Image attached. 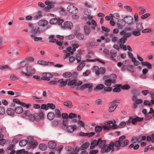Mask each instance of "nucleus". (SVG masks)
Listing matches in <instances>:
<instances>
[{
  "label": "nucleus",
  "mask_w": 154,
  "mask_h": 154,
  "mask_svg": "<svg viewBox=\"0 0 154 154\" xmlns=\"http://www.w3.org/2000/svg\"><path fill=\"white\" fill-rule=\"evenodd\" d=\"M15 146V145L14 144H10L6 148L5 151L7 152L9 150H12L14 149Z\"/></svg>",
  "instance_id": "50"
},
{
  "label": "nucleus",
  "mask_w": 154,
  "mask_h": 154,
  "mask_svg": "<svg viewBox=\"0 0 154 154\" xmlns=\"http://www.w3.org/2000/svg\"><path fill=\"white\" fill-rule=\"evenodd\" d=\"M42 77L41 78L42 80H44L49 81L50 80V78H52L53 76V74L49 73H43L42 75Z\"/></svg>",
  "instance_id": "10"
},
{
  "label": "nucleus",
  "mask_w": 154,
  "mask_h": 154,
  "mask_svg": "<svg viewBox=\"0 0 154 154\" xmlns=\"http://www.w3.org/2000/svg\"><path fill=\"white\" fill-rule=\"evenodd\" d=\"M126 137L125 136L122 135L119 138L118 140L115 142L112 141L111 145L113 148L114 146L116 150H119L121 148L126 146L129 143V140L126 139Z\"/></svg>",
  "instance_id": "1"
},
{
  "label": "nucleus",
  "mask_w": 154,
  "mask_h": 154,
  "mask_svg": "<svg viewBox=\"0 0 154 154\" xmlns=\"http://www.w3.org/2000/svg\"><path fill=\"white\" fill-rule=\"evenodd\" d=\"M67 11L72 14H76L78 12V10L72 5H70L67 7Z\"/></svg>",
  "instance_id": "8"
},
{
  "label": "nucleus",
  "mask_w": 154,
  "mask_h": 154,
  "mask_svg": "<svg viewBox=\"0 0 154 154\" xmlns=\"http://www.w3.org/2000/svg\"><path fill=\"white\" fill-rule=\"evenodd\" d=\"M143 119V118H140L137 116L135 118L132 119V117L130 116L129 119L131 120V123L133 125H135L137 122H140L142 121Z\"/></svg>",
  "instance_id": "11"
},
{
  "label": "nucleus",
  "mask_w": 154,
  "mask_h": 154,
  "mask_svg": "<svg viewBox=\"0 0 154 154\" xmlns=\"http://www.w3.org/2000/svg\"><path fill=\"white\" fill-rule=\"evenodd\" d=\"M150 16V14L149 13H146L143 15H142L141 17V18L142 19H144Z\"/></svg>",
  "instance_id": "61"
},
{
  "label": "nucleus",
  "mask_w": 154,
  "mask_h": 154,
  "mask_svg": "<svg viewBox=\"0 0 154 154\" xmlns=\"http://www.w3.org/2000/svg\"><path fill=\"white\" fill-rule=\"evenodd\" d=\"M26 71V72H21V73L29 76H32V74H35V69L30 66H27Z\"/></svg>",
  "instance_id": "6"
},
{
  "label": "nucleus",
  "mask_w": 154,
  "mask_h": 154,
  "mask_svg": "<svg viewBox=\"0 0 154 154\" xmlns=\"http://www.w3.org/2000/svg\"><path fill=\"white\" fill-rule=\"evenodd\" d=\"M6 112L7 114L10 116L13 115L14 114V110L11 108H9L7 110Z\"/></svg>",
  "instance_id": "33"
},
{
  "label": "nucleus",
  "mask_w": 154,
  "mask_h": 154,
  "mask_svg": "<svg viewBox=\"0 0 154 154\" xmlns=\"http://www.w3.org/2000/svg\"><path fill=\"white\" fill-rule=\"evenodd\" d=\"M14 111L16 113L20 114L23 112V109L22 107L17 106L14 108Z\"/></svg>",
  "instance_id": "22"
},
{
  "label": "nucleus",
  "mask_w": 154,
  "mask_h": 154,
  "mask_svg": "<svg viewBox=\"0 0 154 154\" xmlns=\"http://www.w3.org/2000/svg\"><path fill=\"white\" fill-rule=\"evenodd\" d=\"M48 109L50 108L52 109H54L55 108V106L54 104L53 103H48L47 104Z\"/></svg>",
  "instance_id": "58"
},
{
  "label": "nucleus",
  "mask_w": 154,
  "mask_h": 154,
  "mask_svg": "<svg viewBox=\"0 0 154 154\" xmlns=\"http://www.w3.org/2000/svg\"><path fill=\"white\" fill-rule=\"evenodd\" d=\"M49 62H46L45 60H38L37 61V63L38 64L41 65H48L49 64Z\"/></svg>",
  "instance_id": "34"
},
{
  "label": "nucleus",
  "mask_w": 154,
  "mask_h": 154,
  "mask_svg": "<svg viewBox=\"0 0 154 154\" xmlns=\"http://www.w3.org/2000/svg\"><path fill=\"white\" fill-rule=\"evenodd\" d=\"M70 81L67 83V85H68L71 86L74 85L75 86L76 82L77 81V79H73L71 81Z\"/></svg>",
  "instance_id": "52"
},
{
  "label": "nucleus",
  "mask_w": 154,
  "mask_h": 154,
  "mask_svg": "<svg viewBox=\"0 0 154 154\" xmlns=\"http://www.w3.org/2000/svg\"><path fill=\"white\" fill-rule=\"evenodd\" d=\"M131 92L133 95L132 99L134 101L137 99V96L140 94V91L138 89H133L131 90Z\"/></svg>",
  "instance_id": "9"
},
{
  "label": "nucleus",
  "mask_w": 154,
  "mask_h": 154,
  "mask_svg": "<svg viewBox=\"0 0 154 154\" xmlns=\"http://www.w3.org/2000/svg\"><path fill=\"white\" fill-rule=\"evenodd\" d=\"M31 32L32 34L31 35V37H35V36L40 34L41 33L40 28L38 26H33L32 28Z\"/></svg>",
  "instance_id": "7"
},
{
  "label": "nucleus",
  "mask_w": 154,
  "mask_h": 154,
  "mask_svg": "<svg viewBox=\"0 0 154 154\" xmlns=\"http://www.w3.org/2000/svg\"><path fill=\"white\" fill-rule=\"evenodd\" d=\"M38 23L39 26L44 27L48 24V22L45 20L42 19L38 21Z\"/></svg>",
  "instance_id": "20"
},
{
  "label": "nucleus",
  "mask_w": 154,
  "mask_h": 154,
  "mask_svg": "<svg viewBox=\"0 0 154 154\" xmlns=\"http://www.w3.org/2000/svg\"><path fill=\"white\" fill-rule=\"evenodd\" d=\"M137 30V31H133L132 33L134 36H138L140 35L141 33L140 32V31L138 30Z\"/></svg>",
  "instance_id": "59"
},
{
  "label": "nucleus",
  "mask_w": 154,
  "mask_h": 154,
  "mask_svg": "<svg viewBox=\"0 0 154 154\" xmlns=\"http://www.w3.org/2000/svg\"><path fill=\"white\" fill-rule=\"evenodd\" d=\"M58 18H52L50 21V23L52 24H56L57 23Z\"/></svg>",
  "instance_id": "53"
},
{
  "label": "nucleus",
  "mask_w": 154,
  "mask_h": 154,
  "mask_svg": "<svg viewBox=\"0 0 154 154\" xmlns=\"http://www.w3.org/2000/svg\"><path fill=\"white\" fill-rule=\"evenodd\" d=\"M70 79H67L65 81H64L63 79H61L58 80V82L60 83L59 86L60 87H65L67 84V82L69 80H70Z\"/></svg>",
  "instance_id": "12"
},
{
  "label": "nucleus",
  "mask_w": 154,
  "mask_h": 154,
  "mask_svg": "<svg viewBox=\"0 0 154 154\" xmlns=\"http://www.w3.org/2000/svg\"><path fill=\"white\" fill-rule=\"evenodd\" d=\"M22 106L26 107V109H28L31 106V104H27L24 102H22L21 105Z\"/></svg>",
  "instance_id": "57"
},
{
  "label": "nucleus",
  "mask_w": 154,
  "mask_h": 154,
  "mask_svg": "<svg viewBox=\"0 0 154 154\" xmlns=\"http://www.w3.org/2000/svg\"><path fill=\"white\" fill-rule=\"evenodd\" d=\"M87 23L89 25H90L91 24L92 25L91 28L93 30L95 29L96 27L97 26V24L95 21L94 20H92L91 22L89 21H88L87 22Z\"/></svg>",
  "instance_id": "25"
},
{
  "label": "nucleus",
  "mask_w": 154,
  "mask_h": 154,
  "mask_svg": "<svg viewBox=\"0 0 154 154\" xmlns=\"http://www.w3.org/2000/svg\"><path fill=\"white\" fill-rule=\"evenodd\" d=\"M47 117L48 119L50 120H52L55 118L54 113L52 112H50L48 113Z\"/></svg>",
  "instance_id": "28"
},
{
  "label": "nucleus",
  "mask_w": 154,
  "mask_h": 154,
  "mask_svg": "<svg viewBox=\"0 0 154 154\" xmlns=\"http://www.w3.org/2000/svg\"><path fill=\"white\" fill-rule=\"evenodd\" d=\"M73 26V24L72 22L69 21H66L64 23L63 27L65 29L68 28L71 29Z\"/></svg>",
  "instance_id": "13"
},
{
  "label": "nucleus",
  "mask_w": 154,
  "mask_h": 154,
  "mask_svg": "<svg viewBox=\"0 0 154 154\" xmlns=\"http://www.w3.org/2000/svg\"><path fill=\"white\" fill-rule=\"evenodd\" d=\"M141 64L143 66H146L149 69H151L152 68V65L147 61L141 62Z\"/></svg>",
  "instance_id": "30"
},
{
  "label": "nucleus",
  "mask_w": 154,
  "mask_h": 154,
  "mask_svg": "<svg viewBox=\"0 0 154 154\" xmlns=\"http://www.w3.org/2000/svg\"><path fill=\"white\" fill-rule=\"evenodd\" d=\"M63 104L69 108H72L73 107L72 103L70 100H67L63 103Z\"/></svg>",
  "instance_id": "26"
},
{
  "label": "nucleus",
  "mask_w": 154,
  "mask_h": 154,
  "mask_svg": "<svg viewBox=\"0 0 154 154\" xmlns=\"http://www.w3.org/2000/svg\"><path fill=\"white\" fill-rule=\"evenodd\" d=\"M126 41L127 40L126 39V38L123 36L119 40L118 42L121 44H123L125 43Z\"/></svg>",
  "instance_id": "54"
},
{
  "label": "nucleus",
  "mask_w": 154,
  "mask_h": 154,
  "mask_svg": "<svg viewBox=\"0 0 154 154\" xmlns=\"http://www.w3.org/2000/svg\"><path fill=\"white\" fill-rule=\"evenodd\" d=\"M28 143V141L26 140H23L20 141L19 142L20 146H24Z\"/></svg>",
  "instance_id": "37"
},
{
  "label": "nucleus",
  "mask_w": 154,
  "mask_h": 154,
  "mask_svg": "<svg viewBox=\"0 0 154 154\" xmlns=\"http://www.w3.org/2000/svg\"><path fill=\"white\" fill-rule=\"evenodd\" d=\"M115 88H114L112 90V91L114 92H119L121 91V84H116L115 85Z\"/></svg>",
  "instance_id": "19"
},
{
  "label": "nucleus",
  "mask_w": 154,
  "mask_h": 154,
  "mask_svg": "<svg viewBox=\"0 0 154 154\" xmlns=\"http://www.w3.org/2000/svg\"><path fill=\"white\" fill-rule=\"evenodd\" d=\"M5 113V110L4 107L0 106V115H3Z\"/></svg>",
  "instance_id": "62"
},
{
  "label": "nucleus",
  "mask_w": 154,
  "mask_h": 154,
  "mask_svg": "<svg viewBox=\"0 0 154 154\" xmlns=\"http://www.w3.org/2000/svg\"><path fill=\"white\" fill-rule=\"evenodd\" d=\"M54 5L52 4H50L49 5H48L46 7H45L44 9V10L47 12H49V11L50 10L53 8L54 7Z\"/></svg>",
  "instance_id": "49"
},
{
  "label": "nucleus",
  "mask_w": 154,
  "mask_h": 154,
  "mask_svg": "<svg viewBox=\"0 0 154 154\" xmlns=\"http://www.w3.org/2000/svg\"><path fill=\"white\" fill-rule=\"evenodd\" d=\"M142 32L143 33H148L151 32H154V31L150 28H148L143 29Z\"/></svg>",
  "instance_id": "39"
},
{
  "label": "nucleus",
  "mask_w": 154,
  "mask_h": 154,
  "mask_svg": "<svg viewBox=\"0 0 154 154\" xmlns=\"http://www.w3.org/2000/svg\"><path fill=\"white\" fill-rule=\"evenodd\" d=\"M60 10L59 12L61 15H64L66 13V11L62 7H60L59 8Z\"/></svg>",
  "instance_id": "60"
},
{
  "label": "nucleus",
  "mask_w": 154,
  "mask_h": 154,
  "mask_svg": "<svg viewBox=\"0 0 154 154\" xmlns=\"http://www.w3.org/2000/svg\"><path fill=\"white\" fill-rule=\"evenodd\" d=\"M139 146L138 144H136L134 146V144L133 143H131L128 146V148L130 149L133 148L134 149L137 150L139 149Z\"/></svg>",
  "instance_id": "40"
},
{
  "label": "nucleus",
  "mask_w": 154,
  "mask_h": 154,
  "mask_svg": "<svg viewBox=\"0 0 154 154\" xmlns=\"http://www.w3.org/2000/svg\"><path fill=\"white\" fill-rule=\"evenodd\" d=\"M112 83H113V82L112 81L111 79H107L105 81L104 83L105 85L107 86H110L111 85Z\"/></svg>",
  "instance_id": "41"
},
{
  "label": "nucleus",
  "mask_w": 154,
  "mask_h": 154,
  "mask_svg": "<svg viewBox=\"0 0 154 154\" xmlns=\"http://www.w3.org/2000/svg\"><path fill=\"white\" fill-rule=\"evenodd\" d=\"M29 142L28 143V146L29 147V149H35L38 143L35 140H34L33 138L31 137H29L28 138Z\"/></svg>",
  "instance_id": "5"
},
{
  "label": "nucleus",
  "mask_w": 154,
  "mask_h": 154,
  "mask_svg": "<svg viewBox=\"0 0 154 154\" xmlns=\"http://www.w3.org/2000/svg\"><path fill=\"white\" fill-rule=\"evenodd\" d=\"M143 24L142 23H137L136 24V30L141 31L143 29Z\"/></svg>",
  "instance_id": "35"
},
{
  "label": "nucleus",
  "mask_w": 154,
  "mask_h": 154,
  "mask_svg": "<svg viewBox=\"0 0 154 154\" xmlns=\"http://www.w3.org/2000/svg\"><path fill=\"white\" fill-rule=\"evenodd\" d=\"M132 28L131 27H126L125 29L122 31L120 33V35H123L125 33V31L127 30H132Z\"/></svg>",
  "instance_id": "48"
},
{
  "label": "nucleus",
  "mask_w": 154,
  "mask_h": 154,
  "mask_svg": "<svg viewBox=\"0 0 154 154\" xmlns=\"http://www.w3.org/2000/svg\"><path fill=\"white\" fill-rule=\"evenodd\" d=\"M57 146V143L53 141H50L48 143V147L51 149H54Z\"/></svg>",
  "instance_id": "18"
},
{
  "label": "nucleus",
  "mask_w": 154,
  "mask_h": 154,
  "mask_svg": "<svg viewBox=\"0 0 154 154\" xmlns=\"http://www.w3.org/2000/svg\"><path fill=\"white\" fill-rule=\"evenodd\" d=\"M44 116L45 114L42 111H40L39 113H34L32 115H30L29 121L32 122H39L41 119H44Z\"/></svg>",
  "instance_id": "3"
},
{
  "label": "nucleus",
  "mask_w": 154,
  "mask_h": 154,
  "mask_svg": "<svg viewBox=\"0 0 154 154\" xmlns=\"http://www.w3.org/2000/svg\"><path fill=\"white\" fill-rule=\"evenodd\" d=\"M104 126H106V125H103L102 126L99 125L96 126L94 129L95 132L97 133H100L102 131L103 129L104 131L107 130L104 128Z\"/></svg>",
  "instance_id": "17"
},
{
  "label": "nucleus",
  "mask_w": 154,
  "mask_h": 154,
  "mask_svg": "<svg viewBox=\"0 0 154 154\" xmlns=\"http://www.w3.org/2000/svg\"><path fill=\"white\" fill-rule=\"evenodd\" d=\"M62 75L65 78H69L72 76V74L70 72H67L64 73Z\"/></svg>",
  "instance_id": "43"
},
{
  "label": "nucleus",
  "mask_w": 154,
  "mask_h": 154,
  "mask_svg": "<svg viewBox=\"0 0 154 154\" xmlns=\"http://www.w3.org/2000/svg\"><path fill=\"white\" fill-rule=\"evenodd\" d=\"M54 36L53 35H51L49 37V42L50 43H56L57 40L54 38Z\"/></svg>",
  "instance_id": "44"
},
{
  "label": "nucleus",
  "mask_w": 154,
  "mask_h": 154,
  "mask_svg": "<svg viewBox=\"0 0 154 154\" xmlns=\"http://www.w3.org/2000/svg\"><path fill=\"white\" fill-rule=\"evenodd\" d=\"M96 146H98V140H93L91 143L90 148L93 149Z\"/></svg>",
  "instance_id": "31"
},
{
  "label": "nucleus",
  "mask_w": 154,
  "mask_h": 154,
  "mask_svg": "<svg viewBox=\"0 0 154 154\" xmlns=\"http://www.w3.org/2000/svg\"><path fill=\"white\" fill-rule=\"evenodd\" d=\"M63 41H59L58 40H57L56 42V45L59 46H60V47H59V48L60 49H64V48L63 47H62L61 48V46L63 45Z\"/></svg>",
  "instance_id": "51"
},
{
  "label": "nucleus",
  "mask_w": 154,
  "mask_h": 154,
  "mask_svg": "<svg viewBox=\"0 0 154 154\" xmlns=\"http://www.w3.org/2000/svg\"><path fill=\"white\" fill-rule=\"evenodd\" d=\"M106 141L105 140H102L101 138L98 139V146L101 148V152L102 153L108 152L111 150L112 152L114 151L115 149L112 146L111 141L109 144H106Z\"/></svg>",
  "instance_id": "2"
},
{
  "label": "nucleus",
  "mask_w": 154,
  "mask_h": 154,
  "mask_svg": "<svg viewBox=\"0 0 154 154\" xmlns=\"http://www.w3.org/2000/svg\"><path fill=\"white\" fill-rule=\"evenodd\" d=\"M109 77L110 78L109 79H111L113 83L116 82L117 79V75L116 74H112L110 75Z\"/></svg>",
  "instance_id": "36"
},
{
  "label": "nucleus",
  "mask_w": 154,
  "mask_h": 154,
  "mask_svg": "<svg viewBox=\"0 0 154 154\" xmlns=\"http://www.w3.org/2000/svg\"><path fill=\"white\" fill-rule=\"evenodd\" d=\"M67 127V131L70 133L73 132L74 130L76 129V126L75 125H73V126L71 125H68Z\"/></svg>",
  "instance_id": "27"
},
{
  "label": "nucleus",
  "mask_w": 154,
  "mask_h": 154,
  "mask_svg": "<svg viewBox=\"0 0 154 154\" xmlns=\"http://www.w3.org/2000/svg\"><path fill=\"white\" fill-rule=\"evenodd\" d=\"M54 116L55 118H60L61 117V112L58 109H56L54 110Z\"/></svg>",
  "instance_id": "23"
},
{
  "label": "nucleus",
  "mask_w": 154,
  "mask_h": 154,
  "mask_svg": "<svg viewBox=\"0 0 154 154\" xmlns=\"http://www.w3.org/2000/svg\"><path fill=\"white\" fill-rule=\"evenodd\" d=\"M95 134V133L92 132L90 133H84L82 131L79 134V135L81 136L86 137L88 136V137H92Z\"/></svg>",
  "instance_id": "14"
},
{
  "label": "nucleus",
  "mask_w": 154,
  "mask_h": 154,
  "mask_svg": "<svg viewBox=\"0 0 154 154\" xmlns=\"http://www.w3.org/2000/svg\"><path fill=\"white\" fill-rule=\"evenodd\" d=\"M104 90L105 91L109 92L112 90V88L111 87L108 86L104 88Z\"/></svg>",
  "instance_id": "64"
},
{
  "label": "nucleus",
  "mask_w": 154,
  "mask_h": 154,
  "mask_svg": "<svg viewBox=\"0 0 154 154\" xmlns=\"http://www.w3.org/2000/svg\"><path fill=\"white\" fill-rule=\"evenodd\" d=\"M88 142H86L82 144L80 147L81 150H84L87 149L89 146Z\"/></svg>",
  "instance_id": "29"
},
{
  "label": "nucleus",
  "mask_w": 154,
  "mask_h": 154,
  "mask_svg": "<svg viewBox=\"0 0 154 154\" xmlns=\"http://www.w3.org/2000/svg\"><path fill=\"white\" fill-rule=\"evenodd\" d=\"M125 22L123 19H119L117 21L118 27L119 28L122 29L123 27L125 26Z\"/></svg>",
  "instance_id": "15"
},
{
  "label": "nucleus",
  "mask_w": 154,
  "mask_h": 154,
  "mask_svg": "<svg viewBox=\"0 0 154 154\" xmlns=\"http://www.w3.org/2000/svg\"><path fill=\"white\" fill-rule=\"evenodd\" d=\"M37 13L38 14L35 15L34 17V19L35 20H37L39 18L42 17V12L41 11H38Z\"/></svg>",
  "instance_id": "38"
},
{
  "label": "nucleus",
  "mask_w": 154,
  "mask_h": 154,
  "mask_svg": "<svg viewBox=\"0 0 154 154\" xmlns=\"http://www.w3.org/2000/svg\"><path fill=\"white\" fill-rule=\"evenodd\" d=\"M106 123H107L106 126H104V128L107 130H110L112 129L113 130L116 129L118 127V126L116 125L115 121L114 123L111 120L108 121Z\"/></svg>",
  "instance_id": "4"
},
{
  "label": "nucleus",
  "mask_w": 154,
  "mask_h": 154,
  "mask_svg": "<svg viewBox=\"0 0 154 154\" xmlns=\"http://www.w3.org/2000/svg\"><path fill=\"white\" fill-rule=\"evenodd\" d=\"M74 35L80 40H83L85 37L84 35L83 34L79 33L77 31H75L74 32Z\"/></svg>",
  "instance_id": "16"
},
{
  "label": "nucleus",
  "mask_w": 154,
  "mask_h": 154,
  "mask_svg": "<svg viewBox=\"0 0 154 154\" xmlns=\"http://www.w3.org/2000/svg\"><path fill=\"white\" fill-rule=\"evenodd\" d=\"M86 61L88 62H94V61H99L100 62V63H101L103 64H104L105 63L104 61L100 60L99 59H97L95 60L87 59H86Z\"/></svg>",
  "instance_id": "46"
},
{
  "label": "nucleus",
  "mask_w": 154,
  "mask_h": 154,
  "mask_svg": "<svg viewBox=\"0 0 154 154\" xmlns=\"http://www.w3.org/2000/svg\"><path fill=\"white\" fill-rule=\"evenodd\" d=\"M84 33L85 35L88 36L90 33L91 30L89 26H87L85 25L84 26Z\"/></svg>",
  "instance_id": "21"
},
{
  "label": "nucleus",
  "mask_w": 154,
  "mask_h": 154,
  "mask_svg": "<svg viewBox=\"0 0 154 154\" xmlns=\"http://www.w3.org/2000/svg\"><path fill=\"white\" fill-rule=\"evenodd\" d=\"M39 148L42 151H45L47 149V146L45 143H40L39 145Z\"/></svg>",
  "instance_id": "32"
},
{
  "label": "nucleus",
  "mask_w": 154,
  "mask_h": 154,
  "mask_svg": "<svg viewBox=\"0 0 154 154\" xmlns=\"http://www.w3.org/2000/svg\"><path fill=\"white\" fill-rule=\"evenodd\" d=\"M104 86L103 84H100L97 85L96 87L94 88V90L95 91L97 90H101L103 88Z\"/></svg>",
  "instance_id": "42"
},
{
  "label": "nucleus",
  "mask_w": 154,
  "mask_h": 154,
  "mask_svg": "<svg viewBox=\"0 0 154 154\" xmlns=\"http://www.w3.org/2000/svg\"><path fill=\"white\" fill-rule=\"evenodd\" d=\"M125 18L126 19L125 21L126 23L131 24L133 22V18L132 17L130 16H126Z\"/></svg>",
  "instance_id": "24"
},
{
  "label": "nucleus",
  "mask_w": 154,
  "mask_h": 154,
  "mask_svg": "<svg viewBox=\"0 0 154 154\" xmlns=\"http://www.w3.org/2000/svg\"><path fill=\"white\" fill-rule=\"evenodd\" d=\"M131 61L134 63V65L136 66H138L140 64L138 60H136L135 58H133L131 60Z\"/></svg>",
  "instance_id": "63"
},
{
  "label": "nucleus",
  "mask_w": 154,
  "mask_h": 154,
  "mask_svg": "<svg viewBox=\"0 0 154 154\" xmlns=\"http://www.w3.org/2000/svg\"><path fill=\"white\" fill-rule=\"evenodd\" d=\"M86 61L88 62H94V61H99L100 62V63H101L103 64H104L105 63L104 61L100 60L99 59H97L95 60L87 59H86Z\"/></svg>",
  "instance_id": "45"
},
{
  "label": "nucleus",
  "mask_w": 154,
  "mask_h": 154,
  "mask_svg": "<svg viewBox=\"0 0 154 154\" xmlns=\"http://www.w3.org/2000/svg\"><path fill=\"white\" fill-rule=\"evenodd\" d=\"M148 70L147 69H144L142 70V73L143 75H141L140 77L142 78H146V76L144 75L146 74L148 72Z\"/></svg>",
  "instance_id": "55"
},
{
  "label": "nucleus",
  "mask_w": 154,
  "mask_h": 154,
  "mask_svg": "<svg viewBox=\"0 0 154 154\" xmlns=\"http://www.w3.org/2000/svg\"><path fill=\"white\" fill-rule=\"evenodd\" d=\"M110 54L111 57L112 58L116 57L117 56V52L114 50H111L110 51Z\"/></svg>",
  "instance_id": "47"
},
{
  "label": "nucleus",
  "mask_w": 154,
  "mask_h": 154,
  "mask_svg": "<svg viewBox=\"0 0 154 154\" xmlns=\"http://www.w3.org/2000/svg\"><path fill=\"white\" fill-rule=\"evenodd\" d=\"M130 86L128 84H125L122 86L121 85V89L123 90H128L130 89Z\"/></svg>",
  "instance_id": "56"
}]
</instances>
